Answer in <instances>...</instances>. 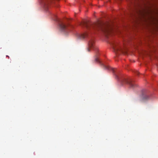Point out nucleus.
<instances>
[{"mask_svg":"<svg viewBox=\"0 0 158 158\" xmlns=\"http://www.w3.org/2000/svg\"><path fill=\"white\" fill-rule=\"evenodd\" d=\"M81 25L86 28L87 31L78 35L80 39H83L88 37L89 31L93 30H100L106 35L110 33L112 30V28L108 23L104 24L98 22L96 23L92 24L87 21H84L82 23Z\"/></svg>","mask_w":158,"mask_h":158,"instance_id":"1","label":"nucleus"},{"mask_svg":"<svg viewBox=\"0 0 158 158\" xmlns=\"http://www.w3.org/2000/svg\"><path fill=\"white\" fill-rule=\"evenodd\" d=\"M121 83L122 85L124 84H128L131 88H134L136 86V85L133 82V81L130 80H128L125 78L121 79Z\"/></svg>","mask_w":158,"mask_h":158,"instance_id":"2","label":"nucleus"},{"mask_svg":"<svg viewBox=\"0 0 158 158\" xmlns=\"http://www.w3.org/2000/svg\"><path fill=\"white\" fill-rule=\"evenodd\" d=\"M94 39L92 38L90 40L88 43V48H87V50L89 51L90 49H93L96 50V51H97L98 49L94 46Z\"/></svg>","mask_w":158,"mask_h":158,"instance_id":"3","label":"nucleus"},{"mask_svg":"<svg viewBox=\"0 0 158 158\" xmlns=\"http://www.w3.org/2000/svg\"><path fill=\"white\" fill-rule=\"evenodd\" d=\"M60 30L63 31L64 32L67 31V26L63 23H59Z\"/></svg>","mask_w":158,"mask_h":158,"instance_id":"4","label":"nucleus"},{"mask_svg":"<svg viewBox=\"0 0 158 158\" xmlns=\"http://www.w3.org/2000/svg\"><path fill=\"white\" fill-rule=\"evenodd\" d=\"M150 98V96L146 94H143L141 97V99L142 101H145Z\"/></svg>","mask_w":158,"mask_h":158,"instance_id":"5","label":"nucleus"},{"mask_svg":"<svg viewBox=\"0 0 158 158\" xmlns=\"http://www.w3.org/2000/svg\"><path fill=\"white\" fill-rule=\"evenodd\" d=\"M113 48L115 52H118V51L122 52L123 50L119 46H117L116 45H114L113 46Z\"/></svg>","mask_w":158,"mask_h":158,"instance_id":"6","label":"nucleus"},{"mask_svg":"<svg viewBox=\"0 0 158 158\" xmlns=\"http://www.w3.org/2000/svg\"><path fill=\"white\" fill-rule=\"evenodd\" d=\"M41 2L44 6H46L49 4L51 0H40Z\"/></svg>","mask_w":158,"mask_h":158,"instance_id":"7","label":"nucleus"},{"mask_svg":"<svg viewBox=\"0 0 158 158\" xmlns=\"http://www.w3.org/2000/svg\"><path fill=\"white\" fill-rule=\"evenodd\" d=\"M115 76L116 78L120 80V77L119 76V75L117 73H115Z\"/></svg>","mask_w":158,"mask_h":158,"instance_id":"8","label":"nucleus"},{"mask_svg":"<svg viewBox=\"0 0 158 158\" xmlns=\"http://www.w3.org/2000/svg\"><path fill=\"white\" fill-rule=\"evenodd\" d=\"M95 61L98 62L99 63H101V61L99 59V58L98 57H97L95 59Z\"/></svg>","mask_w":158,"mask_h":158,"instance_id":"9","label":"nucleus"},{"mask_svg":"<svg viewBox=\"0 0 158 158\" xmlns=\"http://www.w3.org/2000/svg\"><path fill=\"white\" fill-rule=\"evenodd\" d=\"M104 67H105V68L106 69H109V67L108 66H104Z\"/></svg>","mask_w":158,"mask_h":158,"instance_id":"10","label":"nucleus"},{"mask_svg":"<svg viewBox=\"0 0 158 158\" xmlns=\"http://www.w3.org/2000/svg\"><path fill=\"white\" fill-rule=\"evenodd\" d=\"M54 20H56V21H57L58 20L57 19V18L56 17H55V19H54Z\"/></svg>","mask_w":158,"mask_h":158,"instance_id":"11","label":"nucleus"},{"mask_svg":"<svg viewBox=\"0 0 158 158\" xmlns=\"http://www.w3.org/2000/svg\"><path fill=\"white\" fill-rule=\"evenodd\" d=\"M112 70L113 71V72H114V73H115V69H112Z\"/></svg>","mask_w":158,"mask_h":158,"instance_id":"12","label":"nucleus"},{"mask_svg":"<svg viewBox=\"0 0 158 158\" xmlns=\"http://www.w3.org/2000/svg\"><path fill=\"white\" fill-rule=\"evenodd\" d=\"M136 74H138L139 73V72H137V71H136Z\"/></svg>","mask_w":158,"mask_h":158,"instance_id":"13","label":"nucleus"},{"mask_svg":"<svg viewBox=\"0 0 158 158\" xmlns=\"http://www.w3.org/2000/svg\"><path fill=\"white\" fill-rule=\"evenodd\" d=\"M139 13H141V11H139Z\"/></svg>","mask_w":158,"mask_h":158,"instance_id":"14","label":"nucleus"}]
</instances>
